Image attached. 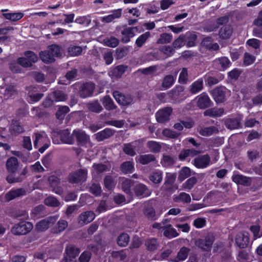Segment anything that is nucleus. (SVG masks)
I'll use <instances>...</instances> for the list:
<instances>
[{
	"instance_id": "obj_1",
	"label": "nucleus",
	"mask_w": 262,
	"mask_h": 262,
	"mask_svg": "<svg viewBox=\"0 0 262 262\" xmlns=\"http://www.w3.org/2000/svg\"><path fill=\"white\" fill-rule=\"evenodd\" d=\"M40 58L45 63H51L55 60V58L60 56L59 47L52 45L48 47L45 51L39 53Z\"/></svg>"
},
{
	"instance_id": "obj_2",
	"label": "nucleus",
	"mask_w": 262,
	"mask_h": 262,
	"mask_svg": "<svg viewBox=\"0 0 262 262\" xmlns=\"http://www.w3.org/2000/svg\"><path fill=\"white\" fill-rule=\"evenodd\" d=\"M34 147L38 148L40 152L43 153L50 145V141L45 132L36 133L35 134Z\"/></svg>"
},
{
	"instance_id": "obj_3",
	"label": "nucleus",
	"mask_w": 262,
	"mask_h": 262,
	"mask_svg": "<svg viewBox=\"0 0 262 262\" xmlns=\"http://www.w3.org/2000/svg\"><path fill=\"white\" fill-rule=\"evenodd\" d=\"M32 228L33 225L31 223L23 221L14 226L11 231L16 235L25 234L30 232Z\"/></svg>"
},
{
	"instance_id": "obj_4",
	"label": "nucleus",
	"mask_w": 262,
	"mask_h": 262,
	"mask_svg": "<svg viewBox=\"0 0 262 262\" xmlns=\"http://www.w3.org/2000/svg\"><path fill=\"white\" fill-rule=\"evenodd\" d=\"M73 136L76 139L79 145L86 147L91 146L90 138L84 131L80 129H75L73 132Z\"/></svg>"
},
{
	"instance_id": "obj_5",
	"label": "nucleus",
	"mask_w": 262,
	"mask_h": 262,
	"mask_svg": "<svg viewBox=\"0 0 262 262\" xmlns=\"http://www.w3.org/2000/svg\"><path fill=\"white\" fill-rule=\"evenodd\" d=\"M211 100L206 93H203L198 96L195 99L192 101V103H196L197 105L200 108L208 107L211 105Z\"/></svg>"
},
{
	"instance_id": "obj_6",
	"label": "nucleus",
	"mask_w": 262,
	"mask_h": 262,
	"mask_svg": "<svg viewBox=\"0 0 262 262\" xmlns=\"http://www.w3.org/2000/svg\"><path fill=\"white\" fill-rule=\"evenodd\" d=\"M79 253L78 248L69 246L66 248V254L61 262H77L76 257Z\"/></svg>"
},
{
	"instance_id": "obj_7",
	"label": "nucleus",
	"mask_w": 262,
	"mask_h": 262,
	"mask_svg": "<svg viewBox=\"0 0 262 262\" xmlns=\"http://www.w3.org/2000/svg\"><path fill=\"white\" fill-rule=\"evenodd\" d=\"M210 163V158L208 155L200 156L194 159V165L198 168H205Z\"/></svg>"
},
{
	"instance_id": "obj_8",
	"label": "nucleus",
	"mask_w": 262,
	"mask_h": 262,
	"mask_svg": "<svg viewBox=\"0 0 262 262\" xmlns=\"http://www.w3.org/2000/svg\"><path fill=\"white\" fill-rule=\"evenodd\" d=\"M249 242L248 233L242 232L238 233L235 238L236 245L241 248H244L247 247Z\"/></svg>"
},
{
	"instance_id": "obj_9",
	"label": "nucleus",
	"mask_w": 262,
	"mask_h": 262,
	"mask_svg": "<svg viewBox=\"0 0 262 262\" xmlns=\"http://www.w3.org/2000/svg\"><path fill=\"white\" fill-rule=\"evenodd\" d=\"M172 112L171 107H165L157 112L156 113V119L159 122H164L167 121Z\"/></svg>"
},
{
	"instance_id": "obj_10",
	"label": "nucleus",
	"mask_w": 262,
	"mask_h": 262,
	"mask_svg": "<svg viewBox=\"0 0 262 262\" xmlns=\"http://www.w3.org/2000/svg\"><path fill=\"white\" fill-rule=\"evenodd\" d=\"M87 171L84 169L71 173L69 176V181L71 183H78L81 181H84L86 180Z\"/></svg>"
},
{
	"instance_id": "obj_11",
	"label": "nucleus",
	"mask_w": 262,
	"mask_h": 262,
	"mask_svg": "<svg viewBox=\"0 0 262 262\" xmlns=\"http://www.w3.org/2000/svg\"><path fill=\"white\" fill-rule=\"evenodd\" d=\"M138 32L137 27H127L122 30L121 40L124 43L129 41L130 39L134 37Z\"/></svg>"
},
{
	"instance_id": "obj_12",
	"label": "nucleus",
	"mask_w": 262,
	"mask_h": 262,
	"mask_svg": "<svg viewBox=\"0 0 262 262\" xmlns=\"http://www.w3.org/2000/svg\"><path fill=\"white\" fill-rule=\"evenodd\" d=\"M58 216H52L41 221L37 224L36 229L40 231L47 229L55 222Z\"/></svg>"
},
{
	"instance_id": "obj_13",
	"label": "nucleus",
	"mask_w": 262,
	"mask_h": 262,
	"mask_svg": "<svg viewBox=\"0 0 262 262\" xmlns=\"http://www.w3.org/2000/svg\"><path fill=\"white\" fill-rule=\"evenodd\" d=\"M213 238L211 236H206L204 238L200 239L196 242V245L205 251H209L211 248Z\"/></svg>"
},
{
	"instance_id": "obj_14",
	"label": "nucleus",
	"mask_w": 262,
	"mask_h": 262,
	"mask_svg": "<svg viewBox=\"0 0 262 262\" xmlns=\"http://www.w3.org/2000/svg\"><path fill=\"white\" fill-rule=\"evenodd\" d=\"M113 96L116 101L122 105H129L133 101V99L131 97L129 96H125L118 91L114 92Z\"/></svg>"
},
{
	"instance_id": "obj_15",
	"label": "nucleus",
	"mask_w": 262,
	"mask_h": 262,
	"mask_svg": "<svg viewBox=\"0 0 262 262\" xmlns=\"http://www.w3.org/2000/svg\"><path fill=\"white\" fill-rule=\"evenodd\" d=\"M94 89V85L92 83H86L81 85L79 95L81 97L85 98L92 95Z\"/></svg>"
},
{
	"instance_id": "obj_16",
	"label": "nucleus",
	"mask_w": 262,
	"mask_h": 262,
	"mask_svg": "<svg viewBox=\"0 0 262 262\" xmlns=\"http://www.w3.org/2000/svg\"><path fill=\"white\" fill-rule=\"evenodd\" d=\"M225 92L226 89L224 87L216 88L213 90L212 95L216 102L221 103L224 101Z\"/></svg>"
},
{
	"instance_id": "obj_17",
	"label": "nucleus",
	"mask_w": 262,
	"mask_h": 262,
	"mask_svg": "<svg viewBox=\"0 0 262 262\" xmlns=\"http://www.w3.org/2000/svg\"><path fill=\"white\" fill-rule=\"evenodd\" d=\"M95 217V213L92 211H86L82 213L79 217V223L82 225L92 222Z\"/></svg>"
},
{
	"instance_id": "obj_18",
	"label": "nucleus",
	"mask_w": 262,
	"mask_h": 262,
	"mask_svg": "<svg viewBox=\"0 0 262 262\" xmlns=\"http://www.w3.org/2000/svg\"><path fill=\"white\" fill-rule=\"evenodd\" d=\"M162 231L164 236L168 238H174L179 235L176 230L170 224L165 225Z\"/></svg>"
},
{
	"instance_id": "obj_19",
	"label": "nucleus",
	"mask_w": 262,
	"mask_h": 262,
	"mask_svg": "<svg viewBox=\"0 0 262 262\" xmlns=\"http://www.w3.org/2000/svg\"><path fill=\"white\" fill-rule=\"evenodd\" d=\"M230 62L228 58L223 57L215 60L214 65L220 70H225L229 68Z\"/></svg>"
},
{
	"instance_id": "obj_20",
	"label": "nucleus",
	"mask_w": 262,
	"mask_h": 262,
	"mask_svg": "<svg viewBox=\"0 0 262 262\" xmlns=\"http://www.w3.org/2000/svg\"><path fill=\"white\" fill-rule=\"evenodd\" d=\"M67 98V96L61 91H55L49 96V99H50L52 102L64 101Z\"/></svg>"
},
{
	"instance_id": "obj_21",
	"label": "nucleus",
	"mask_w": 262,
	"mask_h": 262,
	"mask_svg": "<svg viewBox=\"0 0 262 262\" xmlns=\"http://www.w3.org/2000/svg\"><path fill=\"white\" fill-rule=\"evenodd\" d=\"M189 249L185 247H183L178 252L177 256L171 259L173 262H180L184 261L188 256Z\"/></svg>"
},
{
	"instance_id": "obj_22",
	"label": "nucleus",
	"mask_w": 262,
	"mask_h": 262,
	"mask_svg": "<svg viewBox=\"0 0 262 262\" xmlns=\"http://www.w3.org/2000/svg\"><path fill=\"white\" fill-rule=\"evenodd\" d=\"M25 194V190L22 188H19L15 190H12L7 193L5 196L6 200L10 201L16 197Z\"/></svg>"
},
{
	"instance_id": "obj_23",
	"label": "nucleus",
	"mask_w": 262,
	"mask_h": 262,
	"mask_svg": "<svg viewBox=\"0 0 262 262\" xmlns=\"http://www.w3.org/2000/svg\"><path fill=\"white\" fill-rule=\"evenodd\" d=\"M6 166L10 172H15L18 168L17 159L15 157H11L7 161Z\"/></svg>"
},
{
	"instance_id": "obj_24",
	"label": "nucleus",
	"mask_w": 262,
	"mask_h": 262,
	"mask_svg": "<svg viewBox=\"0 0 262 262\" xmlns=\"http://www.w3.org/2000/svg\"><path fill=\"white\" fill-rule=\"evenodd\" d=\"M232 180L237 184L243 185H248L250 184L249 178L241 174H234L232 176Z\"/></svg>"
},
{
	"instance_id": "obj_25",
	"label": "nucleus",
	"mask_w": 262,
	"mask_h": 262,
	"mask_svg": "<svg viewBox=\"0 0 262 262\" xmlns=\"http://www.w3.org/2000/svg\"><path fill=\"white\" fill-rule=\"evenodd\" d=\"M61 141L66 144H72L74 142V136L73 134L71 136L69 130H63L60 134Z\"/></svg>"
},
{
	"instance_id": "obj_26",
	"label": "nucleus",
	"mask_w": 262,
	"mask_h": 262,
	"mask_svg": "<svg viewBox=\"0 0 262 262\" xmlns=\"http://www.w3.org/2000/svg\"><path fill=\"white\" fill-rule=\"evenodd\" d=\"M224 113V111L222 108H213L208 109L204 113L205 116H209L212 117H217L222 116Z\"/></svg>"
},
{
	"instance_id": "obj_27",
	"label": "nucleus",
	"mask_w": 262,
	"mask_h": 262,
	"mask_svg": "<svg viewBox=\"0 0 262 262\" xmlns=\"http://www.w3.org/2000/svg\"><path fill=\"white\" fill-rule=\"evenodd\" d=\"M113 135V132L110 128H106L96 134V138L98 141L111 137Z\"/></svg>"
},
{
	"instance_id": "obj_28",
	"label": "nucleus",
	"mask_w": 262,
	"mask_h": 262,
	"mask_svg": "<svg viewBox=\"0 0 262 262\" xmlns=\"http://www.w3.org/2000/svg\"><path fill=\"white\" fill-rule=\"evenodd\" d=\"M4 17L8 20L13 21H16L20 19L24 16V13L22 12L7 13H3Z\"/></svg>"
},
{
	"instance_id": "obj_29",
	"label": "nucleus",
	"mask_w": 262,
	"mask_h": 262,
	"mask_svg": "<svg viewBox=\"0 0 262 262\" xmlns=\"http://www.w3.org/2000/svg\"><path fill=\"white\" fill-rule=\"evenodd\" d=\"M155 160L156 158L155 156L151 154L141 155L137 158V160L143 165L154 161Z\"/></svg>"
},
{
	"instance_id": "obj_30",
	"label": "nucleus",
	"mask_w": 262,
	"mask_h": 262,
	"mask_svg": "<svg viewBox=\"0 0 262 262\" xmlns=\"http://www.w3.org/2000/svg\"><path fill=\"white\" fill-rule=\"evenodd\" d=\"M136 192L138 196L141 197H146L149 195V191L146 186L142 184H140L137 186Z\"/></svg>"
},
{
	"instance_id": "obj_31",
	"label": "nucleus",
	"mask_w": 262,
	"mask_h": 262,
	"mask_svg": "<svg viewBox=\"0 0 262 262\" xmlns=\"http://www.w3.org/2000/svg\"><path fill=\"white\" fill-rule=\"evenodd\" d=\"M150 180L155 184H159L162 180V172L160 170H156L149 176Z\"/></svg>"
},
{
	"instance_id": "obj_32",
	"label": "nucleus",
	"mask_w": 262,
	"mask_h": 262,
	"mask_svg": "<svg viewBox=\"0 0 262 262\" xmlns=\"http://www.w3.org/2000/svg\"><path fill=\"white\" fill-rule=\"evenodd\" d=\"M173 200L176 202H182L185 203H187L191 201V198L189 194L185 192H181L178 195H174Z\"/></svg>"
},
{
	"instance_id": "obj_33",
	"label": "nucleus",
	"mask_w": 262,
	"mask_h": 262,
	"mask_svg": "<svg viewBox=\"0 0 262 262\" xmlns=\"http://www.w3.org/2000/svg\"><path fill=\"white\" fill-rule=\"evenodd\" d=\"M10 135L21 133L23 132L24 129L23 127L20 125V123L17 122H13L9 128Z\"/></svg>"
},
{
	"instance_id": "obj_34",
	"label": "nucleus",
	"mask_w": 262,
	"mask_h": 262,
	"mask_svg": "<svg viewBox=\"0 0 262 262\" xmlns=\"http://www.w3.org/2000/svg\"><path fill=\"white\" fill-rule=\"evenodd\" d=\"M203 80L202 79H199L194 82L191 85V92L193 94H195L201 91L203 89Z\"/></svg>"
},
{
	"instance_id": "obj_35",
	"label": "nucleus",
	"mask_w": 262,
	"mask_h": 262,
	"mask_svg": "<svg viewBox=\"0 0 262 262\" xmlns=\"http://www.w3.org/2000/svg\"><path fill=\"white\" fill-rule=\"evenodd\" d=\"M198 152L194 149H186L182 151L179 155V159L184 160L188 157H193L197 155Z\"/></svg>"
},
{
	"instance_id": "obj_36",
	"label": "nucleus",
	"mask_w": 262,
	"mask_h": 262,
	"mask_svg": "<svg viewBox=\"0 0 262 262\" xmlns=\"http://www.w3.org/2000/svg\"><path fill=\"white\" fill-rule=\"evenodd\" d=\"M147 146L148 147L150 151L152 152H158L160 151L161 148V145L154 141H149L147 143Z\"/></svg>"
},
{
	"instance_id": "obj_37",
	"label": "nucleus",
	"mask_w": 262,
	"mask_h": 262,
	"mask_svg": "<svg viewBox=\"0 0 262 262\" xmlns=\"http://www.w3.org/2000/svg\"><path fill=\"white\" fill-rule=\"evenodd\" d=\"M102 102L104 107L107 110H112L115 108L114 102L109 96H105L103 98Z\"/></svg>"
},
{
	"instance_id": "obj_38",
	"label": "nucleus",
	"mask_w": 262,
	"mask_h": 262,
	"mask_svg": "<svg viewBox=\"0 0 262 262\" xmlns=\"http://www.w3.org/2000/svg\"><path fill=\"white\" fill-rule=\"evenodd\" d=\"M176 77L170 75L166 76L163 79L162 86L166 89L170 88L173 84Z\"/></svg>"
},
{
	"instance_id": "obj_39",
	"label": "nucleus",
	"mask_w": 262,
	"mask_h": 262,
	"mask_svg": "<svg viewBox=\"0 0 262 262\" xmlns=\"http://www.w3.org/2000/svg\"><path fill=\"white\" fill-rule=\"evenodd\" d=\"M129 241V235L126 233H122L118 236L117 243L120 246L125 247L127 245Z\"/></svg>"
},
{
	"instance_id": "obj_40",
	"label": "nucleus",
	"mask_w": 262,
	"mask_h": 262,
	"mask_svg": "<svg viewBox=\"0 0 262 262\" xmlns=\"http://www.w3.org/2000/svg\"><path fill=\"white\" fill-rule=\"evenodd\" d=\"M217 132H218V129L214 126L205 127L199 130L200 134L204 136H210Z\"/></svg>"
},
{
	"instance_id": "obj_41",
	"label": "nucleus",
	"mask_w": 262,
	"mask_h": 262,
	"mask_svg": "<svg viewBox=\"0 0 262 262\" xmlns=\"http://www.w3.org/2000/svg\"><path fill=\"white\" fill-rule=\"evenodd\" d=\"M68 226V223L64 220H60L57 225L52 230L54 233L62 232Z\"/></svg>"
},
{
	"instance_id": "obj_42",
	"label": "nucleus",
	"mask_w": 262,
	"mask_h": 262,
	"mask_svg": "<svg viewBox=\"0 0 262 262\" xmlns=\"http://www.w3.org/2000/svg\"><path fill=\"white\" fill-rule=\"evenodd\" d=\"M172 38L171 35L168 33H163L161 34L160 38L157 40L158 44H165L170 42Z\"/></svg>"
},
{
	"instance_id": "obj_43",
	"label": "nucleus",
	"mask_w": 262,
	"mask_h": 262,
	"mask_svg": "<svg viewBox=\"0 0 262 262\" xmlns=\"http://www.w3.org/2000/svg\"><path fill=\"white\" fill-rule=\"evenodd\" d=\"M225 124L229 129H235L239 127V121L238 119H230L226 121Z\"/></svg>"
},
{
	"instance_id": "obj_44",
	"label": "nucleus",
	"mask_w": 262,
	"mask_h": 262,
	"mask_svg": "<svg viewBox=\"0 0 262 262\" xmlns=\"http://www.w3.org/2000/svg\"><path fill=\"white\" fill-rule=\"evenodd\" d=\"M160 163L163 167H169L173 164L174 160L173 158L167 155H164L163 156Z\"/></svg>"
},
{
	"instance_id": "obj_45",
	"label": "nucleus",
	"mask_w": 262,
	"mask_h": 262,
	"mask_svg": "<svg viewBox=\"0 0 262 262\" xmlns=\"http://www.w3.org/2000/svg\"><path fill=\"white\" fill-rule=\"evenodd\" d=\"M150 33L149 32H146L145 33L140 35L136 41V44L138 47H141L146 42L147 39L150 36Z\"/></svg>"
},
{
	"instance_id": "obj_46",
	"label": "nucleus",
	"mask_w": 262,
	"mask_h": 262,
	"mask_svg": "<svg viewBox=\"0 0 262 262\" xmlns=\"http://www.w3.org/2000/svg\"><path fill=\"white\" fill-rule=\"evenodd\" d=\"M127 67L123 65H120L114 68L112 73V75L115 77H120L126 70Z\"/></svg>"
},
{
	"instance_id": "obj_47",
	"label": "nucleus",
	"mask_w": 262,
	"mask_h": 262,
	"mask_svg": "<svg viewBox=\"0 0 262 262\" xmlns=\"http://www.w3.org/2000/svg\"><path fill=\"white\" fill-rule=\"evenodd\" d=\"M121 169L124 173H131L134 169V164L131 162H125L121 165Z\"/></svg>"
},
{
	"instance_id": "obj_48",
	"label": "nucleus",
	"mask_w": 262,
	"mask_h": 262,
	"mask_svg": "<svg viewBox=\"0 0 262 262\" xmlns=\"http://www.w3.org/2000/svg\"><path fill=\"white\" fill-rule=\"evenodd\" d=\"M145 245L149 250H155L158 246L159 244L156 238H151L148 239L145 242Z\"/></svg>"
},
{
	"instance_id": "obj_49",
	"label": "nucleus",
	"mask_w": 262,
	"mask_h": 262,
	"mask_svg": "<svg viewBox=\"0 0 262 262\" xmlns=\"http://www.w3.org/2000/svg\"><path fill=\"white\" fill-rule=\"evenodd\" d=\"M49 181L51 183V186L53 188V191L57 194H61L62 190L59 188H56V185L58 183V180L57 178L51 176L49 178Z\"/></svg>"
},
{
	"instance_id": "obj_50",
	"label": "nucleus",
	"mask_w": 262,
	"mask_h": 262,
	"mask_svg": "<svg viewBox=\"0 0 262 262\" xmlns=\"http://www.w3.org/2000/svg\"><path fill=\"white\" fill-rule=\"evenodd\" d=\"M193 123L191 122H178L174 124L173 127L174 129L180 131L182 130L185 127L187 128L192 127Z\"/></svg>"
},
{
	"instance_id": "obj_51",
	"label": "nucleus",
	"mask_w": 262,
	"mask_h": 262,
	"mask_svg": "<svg viewBox=\"0 0 262 262\" xmlns=\"http://www.w3.org/2000/svg\"><path fill=\"white\" fill-rule=\"evenodd\" d=\"M232 32V29L230 27H223L220 30L219 35L222 38H228L231 36Z\"/></svg>"
},
{
	"instance_id": "obj_52",
	"label": "nucleus",
	"mask_w": 262,
	"mask_h": 262,
	"mask_svg": "<svg viewBox=\"0 0 262 262\" xmlns=\"http://www.w3.org/2000/svg\"><path fill=\"white\" fill-rule=\"evenodd\" d=\"M82 48L80 46H71L68 48V53L69 55L72 56L79 55L82 52Z\"/></svg>"
},
{
	"instance_id": "obj_53",
	"label": "nucleus",
	"mask_w": 262,
	"mask_h": 262,
	"mask_svg": "<svg viewBox=\"0 0 262 262\" xmlns=\"http://www.w3.org/2000/svg\"><path fill=\"white\" fill-rule=\"evenodd\" d=\"M122 188L127 194H130V187L132 185V181L129 179L122 178L121 179Z\"/></svg>"
},
{
	"instance_id": "obj_54",
	"label": "nucleus",
	"mask_w": 262,
	"mask_h": 262,
	"mask_svg": "<svg viewBox=\"0 0 262 262\" xmlns=\"http://www.w3.org/2000/svg\"><path fill=\"white\" fill-rule=\"evenodd\" d=\"M191 174V170L189 167H184L180 171L178 179L181 181H183Z\"/></svg>"
},
{
	"instance_id": "obj_55",
	"label": "nucleus",
	"mask_w": 262,
	"mask_h": 262,
	"mask_svg": "<svg viewBox=\"0 0 262 262\" xmlns=\"http://www.w3.org/2000/svg\"><path fill=\"white\" fill-rule=\"evenodd\" d=\"M91 21V17L90 15L79 16L76 18L75 22L77 24L84 26L89 25Z\"/></svg>"
},
{
	"instance_id": "obj_56",
	"label": "nucleus",
	"mask_w": 262,
	"mask_h": 262,
	"mask_svg": "<svg viewBox=\"0 0 262 262\" xmlns=\"http://www.w3.org/2000/svg\"><path fill=\"white\" fill-rule=\"evenodd\" d=\"M104 42L105 45L112 48H115L119 44V40L114 37L106 38L104 40Z\"/></svg>"
},
{
	"instance_id": "obj_57",
	"label": "nucleus",
	"mask_w": 262,
	"mask_h": 262,
	"mask_svg": "<svg viewBox=\"0 0 262 262\" xmlns=\"http://www.w3.org/2000/svg\"><path fill=\"white\" fill-rule=\"evenodd\" d=\"M46 205L51 207H57L60 205L59 202L54 196L47 197L44 201Z\"/></svg>"
},
{
	"instance_id": "obj_58",
	"label": "nucleus",
	"mask_w": 262,
	"mask_h": 262,
	"mask_svg": "<svg viewBox=\"0 0 262 262\" xmlns=\"http://www.w3.org/2000/svg\"><path fill=\"white\" fill-rule=\"evenodd\" d=\"M197 180L195 177H191L188 179L183 184L184 189H191L196 183Z\"/></svg>"
},
{
	"instance_id": "obj_59",
	"label": "nucleus",
	"mask_w": 262,
	"mask_h": 262,
	"mask_svg": "<svg viewBox=\"0 0 262 262\" xmlns=\"http://www.w3.org/2000/svg\"><path fill=\"white\" fill-rule=\"evenodd\" d=\"M25 56H26L29 60L31 63V66L32 65L33 63L36 62L38 60V57L36 54H35L32 51H27L24 54Z\"/></svg>"
},
{
	"instance_id": "obj_60",
	"label": "nucleus",
	"mask_w": 262,
	"mask_h": 262,
	"mask_svg": "<svg viewBox=\"0 0 262 262\" xmlns=\"http://www.w3.org/2000/svg\"><path fill=\"white\" fill-rule=\"evenodd\" d=\"M104 186L108 190L112 189L116 184L115 181L111 176H106L104 179Z\"/></svg>"
},
{
	"instance_id": "obj_61",
	"label": "nucleus",
	"mask_w": 262,
	"mask_h": 262,
	"mask_svg": "<svg viewBox=\"0 0 262 262\" xmlns=\"http://www.w3.org/2000/svg\"><path fill=\"white\" fill-rule=\"evenodd\" d=\"M162 134L163 136L172 139L178 138L180 135L179 133H177V132L168 128L164 129L162 132Z\"/></svg>"
},
{
	"instance_id": "obj_62",
	"label": "nucleus",
	"mask_w": 262,
	"mask_h": 262,
	"mask_svg": "<svg viewBox=\"0 0 262 262\" xmlns=\"http://www.w3.org/2000/svg\"><path fill=\"white\" fill-rule=\"evenodd\" d=\"M250 230L253 234L255 239L262 236V231L260 230V227L258 225H253L250 227Z\"/></svg>"
},
{
	"instance_id": "obj_63",
	"label": "nucleus",
	"mask_w": 262,
	"mask_h": 262,
	"mask_svg": "<svg viewBox=\"0 0 262 262\" xmlns=\"http://www.w3.org/2000/svg\"><path fill=\"white\" fill-rule=\"evenodd\" d=\"M188 80V71L186 68H183L180 72L179 81L180 83H185Z\"/></svg>"
},
{
	"instance_id": "obj_64",
	"label": "nucleus",
	"mask_w": 262,
	"mask_h": 262,
	"mask_svg": "<svg viewBox=\"0 0 262 262\" xmlns=\"http://www.w3.org/2000/svg\"><path fill=\"white\" fill-rule=\"evenodd\" d=\"M89 108L91 111L95 113H99L102 110V106L97 101L90 104Z\"/></svg>"
}]
</instances>
